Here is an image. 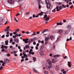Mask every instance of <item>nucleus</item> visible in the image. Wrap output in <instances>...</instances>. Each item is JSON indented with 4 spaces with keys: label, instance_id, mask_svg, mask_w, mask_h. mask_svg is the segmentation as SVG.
I'll use <instances>...</instances> for the list:
<instances>
[{
    "label": "nucleus",
    "instance_id": "obj_46",
    "mask_svg": "<svg viewBox=\"0 0 74 74\" xmlns=\"http://www.w3.org/2000/svg\"><path fill=\"white\" fill-rule=\"evenodd\" d=\"M13 38H16V36L15 35H14L13 36Z\"/></svg>",
    "mask_w": 74,
    "mask_h": 74
},
{
    "label": "nucleus",
    "instance_id": "obj_38",
    "mask_svg": "<svg viewBox=\"0 0 74 74\" xmlns=\"http://www.w3.org/2000/svg\"><path fill=\"white\" fill-rule=\"evenodd\" d=\"M38 5H39V9H41V6L40 5V4H39Z\"/></svg>",
    "mask_w": 74,
    "mask_h": 74
},
{
    "label": "nucleus",
    "instance_id": "obj_53",
    "mask_svg": "<svg viewBox=\"0 0 74 74\" xmlns=\"http://www.w3.org/2000/svg\"><path fill=\"white\" fill-rule=\"evenodd\" d=\"M17 51H14V54H16V53H17Z\"/></svg>",
    "mask_w": 74,
    "mask_h": 74
},
{
    "label": "nucleus",
    "instance_id": "obj_13",
    "mask_svg": "<svg viewBox=\"0 0 74 74\" xmlns=\"http://www.w3.org/2000/svg\"><path fill=\"white\" fill-rule=\"evenodd\" d=\"M67 29L68 30H70L71 29V26L70 25H68L67 27Z\"/></svg>",
    "mask_w": 74,
    "mask_h": 74
},
{
    "label": "nucleus",
    "instance_id": "obj_3",
    "mask_svg": "<svg viewBox=\"0 0 74 74\" xmlns=\"http://www.w3.org/2000/svg\"><path fill=\"white\" fill-rule=\"evenodd\" d=\"M50 18V16H49L48 17L47 16V14H45L44 15V16L43 17V18H45V20L46 21H48L49 19Z\"/></svg>",
    "mask_w": 74,
    "mask_h": 74
},
{
    "label": "nucleus",
    "instance_id": "obj_20",
    "mask_svg": "<svg viewBox=\"0 0 74 74\" xmlns=\"http://www.w3.org/2000/svg\"><path fill=\"white\" fill-rule=\"evenodd\" d=\"M36 40V37H34L32 39H31L32 41H35Z\"/></svg>",
    "mask_w": 74,
    "mask_h": 74
},
{
    "label": "nucleus",
    "instance_id": "obj_39",
    "mask_svg": "<svg viewBox=\"0 0 74 74\" xmlns=\"http://www.w3.org/2000/svg\"><path fill=\"white\" fill-rule=\"evenodd\" d=\"M63 32V31L62 30H60L58 31V32L59 33H62Z\"/></svg>",
    "mask_w": 74,
    "mask_h": 74
},
{
    "label": "nucleus",
    "instance_id": "obj_40",
    "mask_svg": "<svg viewBox=\"0 0 74 74\" xmlns=\"http://www.w3.org/2000/svg\"><path fill=\"white\" fill-rule=\"evenodd\" d=\"M63 74H65L66 73V71H63Z\"/></svg>",
    "mask_w": 74,
    "mask_h": 74
},
{
    "label": "nucleus",
    "instance_id": "obj_21",
    "mask_svg": "<svg viewBox=\"0 0 74 74\" xmlns=\"http://www.w3.org/2000/svg\"><path fill=\"white\" fill-rule=\"evenodd\" d=\"M28 40H29V39H28V38H26V40L25 42V43H27V41H28Z\"/></svg>",
    "mask_w": 74,
    "mask_h": 74
},
{
    "label": "nucleus",
    "instance_id": "obj_11",
    "mask_svg": "<svg viewBox=\"0 0 74 74\" xmlns=\"http://www.w3.org/2000/svg\"><path fill=\"white\" fill-rule=\"evenodd\" d=\"M33 70L36 73H39V72H38L35 69V68H33Z\"/></svg>",
    "mask_w": 74,
    "mask_h": 74
},
{
    "label": "nucleus",
    "instance_id": "obj_32",
    "mask_svg": "<svg viewBox=\"0 0 74 74\" xmlns=\"http://www.w3.org/2000/svg\"><path fill=\"white\" fill-rule=\"evenodd\" d=\"M13 41V40L12 39H11L10 40V42H9V43H11V42H12Z\"/></svg>",
    "mask_w": 74,
    "mask_h": 74
},
{
    "label": "nucleus",
    "instance_id": "obj_34",
    "mask_svg": "<svg viewBox=\"0 0 74 74\" xmlns=\"http://www.w3.org/2000/svg\"><path fill=\"white\" fill-rule=\"evenodd\" d=\"M5 32H9L8 29H5Z\"/></svg>",
    "mask_w": 74,
    "mask_h": 74
},
{
    "label": "nucleus",
    "instance_id": "obj_47",
    "mask_svg": "<svg viewBox=\"0 0 74 74\" xmlns=\"http://www.w3.org/2000/svg\"><path fill=\"white\" fill-rule=\"evenodd\" d=\"M4 48H5V49H7V46H4Z\"/></svg>",
    "mask_w": 74,
    "mask_h": 74
},
{
    "label": "nucleus",
    "instance_id": "obj_33",
    "mask_svg": "<svg viewBox=\"0 0 74 74\" xmlns=\"http://www.w3.org/2000/svg\"><path fill=\"white\" fill-rule=\"evenodd\" d=\"M16 33H17V32H16V31L14 32H13V34L14 35H16Z\"/></svg>",
    "mask_w": 74,
    "mask_h": 74
},
{
    "label": "nucleus",
    "instance_id": "obj_1",
    "mask_svg": "<svg viewBox=\"0 0 74 74\" xmlns=\"http://www.w3.org/2000/svg\"><path fill=\"white\" fill-rule=\"evenodd\" d=\"M45 1L46 4V7L47 8H48V10L49 9H51L52 8V4L49 2V1L48 0H45Z\"/></svg>",
    "mask_w": 74,
    "mask_h": 74
},
{
    "label": "nucleus",
    "instance_id": "obj_6",
    "mask_svg": "<svg viewBox=\"0 0 74 74\" xmlns=\"http://www.w3.org/2000/svg\"><path fill=\"white\" fill-rule=\"evenodd\" d=\"M56 62H57V59L56 58L53 59L51 60L52 63H55Z\"/></svg>",
    "mask_w": 74,
    "mask_h": 74
},
{
    "label": "nucleus",
    "instance_id": "obj_62",
    "mask_svg": "<svg viewBox=\"0 0 74 74\" xmlns=\"http://www.w3.org/2000/svg\"><path fill=\"white\" fill-rule=\"evenodd\" d=\"M69 5H71V4H72V3L71 2H69Z\"/></svg>",
    "mask_w": 74,
    "mask_h": 74
},
{
    "label": "nucleus",
    "instance_id": "obj_51",
    "mask_svg": "<svg viewBox=\"0 0 74 74\" xmlns=\"http://www.w3.org/2000/svg\"><path fill=\"white\" fill-rule=\"evenodd\" d=\"M63 22L64 23H65V22H66V20H63Z\"/></svg>",
    "mask_w": 74,
    "mask_h": 74
},
{
    "label": "nucleus",
    "instance_id": "obj_37",
    "mask_svg": "<svg viewBox=\"0 0 74 74\" xmlns=\"http://www.w3.org/2000/svg\"><path fill=\"white\" fill-rule=\"evenodd\" d=\"M16 32H19V29H17L16 30Z\"/></svg>",
    "mask_w": 74,
    "mask_h": 74
},
{
    "label": "nucleus",
    "instance_id": "obj_2",
    "mask_svg": "<svg viewBox=\"0 0 74 74\" xmlns=\"http://www.w3.org/2000/svg\"><path fill=\"white\" fill-rule=\"evenodd\" d=\"M43 14V13H42V12H41L40 13L38 14L36 16L34 14H33V18H38V17L39 15L42 16V15Z\"/></svg>",
    "mask_w": 74,
    "mask_h": 74
},
{
    "label": "nucleus",
    "instance_id": "obj_24",
    "mask_svg": "<svg viewBox=\"0 0 74 74\" xmlns=\"http://www.w3.org/2000/svg\"><path fill=\"white\" fill-rule=\"evenodd\" d=\"M59 56H60L59 55H57L54 56V57H59Z\"/></svg>",
    "mask_w": 74,
    "mask_h": 74
},
{
    "label": "nucleus",
    "instance_id": "obj_15",
    "mask_svg": "<svg viewBox=\"0 0 74 74\" xmlns=\"http://www.w3.org/2000/svg\"><path fill=\"white\" fill-rule=\"evenodd\" d=\"M49 38H50V39L51 40H53V39H54V37H53V36H49Z\"/></svg>",
    "mask_w": 74,
    "mask_h": 74
},
{
    "label": "nucleus",
    "instance_id": "obj_9",
    "mask_svg": "<svg viewBox=\"0 0 74 74\" xmlns=\"http://www.w3.org/2000/svg\"><path fill=\"white\" fill-rule=\"evenodd\" d=\"M14 40L15 41V42H16V43H18V42H19V39H18L17 38L15 39H14Z\"/></svg>",
    "mask_w": 74,
    "mask_h": 74
},
{
    "label": "nucleus",
    "instance_id": "obj_52",
    "mask_svg": "<svg viewBox=\"0 0 74 74\" xmlns=\"http://www.w3.org/2000/svg\"><path fill=\"white\" fill-rule=\"evenodd\" d=\"M35 35H36V33H34L32 35V36H35Z\"/></svg>",
    "mask_w": 74,
    "mask_h": 74
},
{
    "label": "nucleus",
    "instance_id": "obj_58",
    "mask_svg": "<svg viewBox=\"0 0 74 74\" xmlns=\"http://www.w3.org/2000/svg\"><path fill=\"white\" fill-rule=\"evenodd\" d=\"M25 33H26V34H29V32L28 31V32H25Z\"/></svg>",
    "mask_w": 74,
    "mask_h": 74
},
{
    "label": "nucleus",
    "instance_id": "obj_14",
    "mask_svg": "<svg viewBox=\"0 0 74 74\" xmlns=\"http://www.w3.org/2000/svg\"><path fill=\"white\" fill-rule=\"evenodd\" d=\"M4 61H5L6 62V63H9V62H10V61L8 59H7L5 58L4 59Z\"/></svg>",
    "mask_w": 74,
    "mask_h": 74
},
{
    "label": "nucleus",
    "instance_id": "obj_29",
    "mask_svg": "<svg viewBox=\"0 0 74 74\" xmlns=\"http://www.w3.org/2000/svg\"><path fill=\"white\" fill-rule=\"evenodd\" d=\"M62 7H63V8H66V6H65L64 5H62Z\"/></svg>",
    "mask_w": 74,
    "mask_h": 74
},
{
    "label": "nucleus",
    "instance_id": "obj_16",
    "mask_svg": "<svg viewBox=\"0 0 74 74\" xmlns=\"http://www.w3.org/2000/svg\"><path fill=\"white\" fill-rule=\"evenodd\" d=\"M23 54L24 56H25V58H27V55L25 53H24V51L23 52Z\"/></svg>",
    "mask_w": 74,
    "mask_h": 74
},
{
    "label": "nucleus",
    "instance_id": "obj_31",
    "mask_svg": "<svg viewBox=\"0 0 74 74\" xmlns=\"http://www.w3.org/2000/svg\"><path fill=\"white\" fill-rule=\"evenodd\" d=\"M4 64H5V62H4L3 63H2V66H4Z\"/></svg>",
    "mask_w": 74,
    "mask_h": 74
},
{
    "label": "nucleus",
    "instance_id": "obj_35",
    "mask_svg": "<svg viewBox=\"0 0 74 74\" xmlns=\"http://www.w3.org/2000/svg\"><path fill=\"white\" fill-rule=\"evenodd\" d=\"M3 69V66H1L0 67V70H1L2 69Z\"/></svg>",
    "mask_w": 74,
    "mask_h": 74
},
{
    "label": "nucleus",
    "instance_id": "obj_5",
    "mask_svg": "<svg viewBox=\"0 0 74 74\" xmlns=\"http://www.w3.org/2000/svg\"><path fill=\"white\" fill-rule=\"evenodd\" d=\"M56 9H57L56 10L57 11V12L59 11H60V10H61L62 9V7L61 6H60L59 7V6H58L56 7Z\"/></svg>",
    "mask_w": 74,
    "mask_h": 74
},
{
    "label": "nucleus",
    "instance_id": "obj_44",
    "mask_svg": "<svg viewBox=\"0 0 74 74\" xmlns=\"http://www.w3.org/2000/svg\"><path fill=\"white\" fill-rule=\"evenodd\" d=\"M15 36H16V37H18V34H16Z\"/></svg>",
    "mask_w": 74,
    "mask_h": 74
},
{
    "label": "nucleus",
    "instance_id": "obj_61",
    "mask_svg": "<svg viewBox=\"0 0 74 74\" xmlns=\"http://www.w3.org/2000/svg\"><path fill=\"white\" fill-rule=\"evenodd\" d=\"M18 36L19 37H20V36H21V34H18Z\"/></svg>",
    "mask_w": 74,
    "mask_h": 74
},
{
    "label": "nucleus",
    "instance_id": "obj_48",
    "mask_svg": "<svg viewBox=\"0 0 74 74\" xmlns=\"http://www.w3.org/2000/svg\"><path fill=\"white\" fill-rule=\"evenodd\" d=\"M4 35H3L1 37L2 38H4Z\"/></svg>",
    "mask_w": 74,
    "mask_h": 74
},
{
    "label": "nucleus",
    "instance_id": "obj_45",
    "mask_svg": "<svg viewBox=\"0 0 74 74\" xmlns=\"http://www.w3.org/2000/svg\"><path fill=\"white\" fill-rule=\"evenodd\" d=\"M1 46H2V47H1V49H3V48H4V45H2Z\"/></svg>",
    "mask_w": 74,
    "mask_h": 74
},
{
    "label": "nucleus",
    "instance_id": "obj_56",
    "mask_svg": "<svg viewBox=\"0 0 74 74\" xmlns=\"http://www.w3.org/2000/svg\"><path fill=\"white\" fill-rule=\"evenodd\" d=\"M45 30H44L42 32V33H45Z\"/></svg>",
    "mask_w": 74,
    "mask_h": 74
},
{
    "label": "nucleus",
    "instance_id": "obj_17",
    "mask_svg": "<svg viewBox=\"0 0 74 74\" xmlns=\"http://www.w3.org/2000/svg\"><path fill=\"white\" fill-rule=\"evenodd\" d=\"M39 54L40 56H42L44 54L43 53V52L42 51H40L39 52Z\"/></svg>",
    "mask_w": 74,
    "mask_h": 74
},
{
    "label": "nucleus",
    "instance_id": "obj_42",
    "mask_svg": "<svg viewBox=\"0 0 74 74\" xmlns=\"http://www.w3.org/2000/svg\"><path fill=\"white\" fill-rule=\"evenodd\" d=\"M13 35V34H12V33H10V36H12Z\"/></svg>",
    "mask_w": 74,
    "mask_h": 74
},
{
    "label": "nucleus",
    "instance_id": "obj_23",
    "mask_svg": "<svg viewBox=\"0 0 74 74\" xmlns=\"http://www.w3.org/2000/svg\"><path fill=\"white\" fill-rule=\"evenodd\" d=\"M5 45H8V41L7 40L6 41H5Z\"/></svg>",
    "mask_w": 74,
    "mask_h": 74
},
{
    "label": "nucleus",
    "instance_id": "obj_63",
    "mask_svg": "<svg viewBox=\"0 0 74 74\" xmlns=\"http://www.w3.org/2000/svg\"><path fill=\"white\" fill-rule=\"evenodd\" d=\"M7 56L9 57V56H10V54H7Z\"/></svg>",
    "mask_w": 74,
    "mask_h": 74
},
{
    "label": "nucleus",
    "instance_id": "obj_30",
    "mask_svg": "<svg viewBox=\"0 0 74 74\" xmlns=\"http://www.w3.org/2000/svg\"><path fill=\"white\" fill-rule=\"evenodd\" d=\"M52 12H56V8H55L54 9L52 10Z\"/></svg>",
    "mask_w": 74,
    "mask_h": 74
},
{
    "label": "nucleus",
    "instance_id": "obj_8",
    "mask_svg": "<svg viewBox=\"0 0 74 74\" xmlns=\"http://www.w3.org/2000/svg\"><path fill=\"white\" fill-rule=\"evenodd\" d=\"M29 46L28 45H26L24 47V50H25L26 49H27V48H29Z\"/></svg>",
    "mask_w": 74,
    "mask_h": 74
},
{
    "label": "nucleus",
    "instance_id": "obj_50",
    "mask_svg": "<svg viewBox=\"0 0 74 74\" xmlns=\"http://www.w3.org/2000/svg\"><path fill=\"white\" fill-rule=\"evenodd\" d=\"M3 19H1V17H0V21H3Z\"/></svg>",
    "mask_w": 74,
    "mask_h": 74
},
{
    "label": "nucleus",
    "instance_id": "obj_59",
    "mask_svg": "<svg viewBox=\"0 0 74 74\" xmlns=\"http://www.w3.org/2000/svg\"><path fill=\"white\" fill-rule=\"evenodd\" d=\"M6 37H9V34L6 35Z\"/></svg>",
    "mask_w": 74,
    "mask_h": 74
},
{
    "label": "nucleus",
    "instance_id": "obj_18",
    "mask_svg": "<svg viewBox=\"0 0 74 74\" xmlns=\"http://www.w3.org/2000/svg\"><path fill=\"white\" fill-rule=\"evenodd\" d=\"M68 66L69 67H71V66L70 65V62H68Z\"/></svg>",
    "mask_w": 74,
    "mask_h": 74
},
{
    "label": "nucleus",
    "instance_id": "obj_36",
    "mask_svg": "<svg viewBox=\"0 0 74 74\" xmlns=\"http://www.w3.org/2000/svg\"><path fill=\"white\" fill-rule=\"evenodd\" d=\"M50 9H48V8L47 9V12H49L50 11Z\"/></svg>",
    "mask_w": 74,
    "mask_h": 74
},
{
    "label": "nucleus",
    "instance_id": "obj_19",
    "mask_svg": "<svg viewBox=\"0 0 74 74\" xmlns=\"http://www.w3.org/2000/svg\"><path fill=\"white\" fill-rule=\"evenodd\" d=\"M57 25L58 26L59 25H62V23L61 22L58 23H57Z\"/></svg>",
    "mask_w": 74,
    "mask_h": 74
},
{
    "label": "nucleus",
    "instance_id": "obj_25",
    "mask_svg": "<svg viewBox=\"0 0 74 74\" xmlns=\"http://www.w3.org/2000/svg\"><path fill=\"white\" fill-rule=\"evenodd\" d=\"M47 62H48V63H51V62L49 60H47Z\"/></svg>",
    "mask_w": 74,
    "mask_h": 74
},
{
    "label": "nucleus",
    "instance_id": "obj_54",
    "mask_svg": "<svg viewBox=\"0 0 74 74\" xmlns=\"http://www.w3.org/2000/svg\"><path fill=\"white\" fill-rule=\"evenodd\" d=\"M44 30H45V32H47L48 30V29H45Z\"/></svg>",
    "mask_w": 74,
    "mask_h": 74
},
{
    "label": "nucleus",
    "instance_id": "obj_10",
    "mask_svg": "<svg viewBox=\"0 0 74 74\" xmlns=\"http://www.w3.org/2000/svg\"><path fill=\"white\" fill-rule=\"evenodd\" d=\"M70 31V29H67L66 30L65 32V34H67L69 33V32Z\"/></svg>",
    "mask_w": 74,
    "mask_h": 74
},
{
    "label": "nucleus",
    "instance_id": "obj_49",
    "mask_svg": "<svg viewBox=\"0 0 74 74\" xmlns=\"http://www.w3.org/2000/svg\"><path fill=\"white\" fill-rule=\"evenodd\" d=\"M20 15V14L17 13L16 15V16H18V15Z\"/></svg>",
    "mask_w": 74,
    "mask_h": 74
},
{
    "label": "nucleus",
    "instance_id": "obj_7",
    "mask_svg": "<svg viewBox=\"0 0 74 74\" xmlns=\"http://www.w3.org/2000/svg\"><path fill=\"white\" fill-rule=\"evenodd\" d=\"M8 3H9V4H12V3H13V0H8L7 1Z\"/></svg>",
    "mask_w": 74,
    "mask_h": 74
},
{
    "label": "nucleus",
    "instance_id": "obj_4",
    "mask_svg": "<svg viewBox=\"0 0 74 74\" xmlns=\"http://www.w3.org/2000/svg\"><path fill=\"white\" fill-rule=\"evenodd\" d=\"M52 67V63H48L46 66V68L47 69H51Z\"/></svg>",
    "mask_w": 74,
    "mask_h": 74
},
{
    "label": "nucleus",
    "instance_id": "obj_43",
    "mask_svg": "<svg viewBox=\"0 0 74 74\" xmlns=\"http://www.w3.org/2000/svg\"><path fill=\"white\" fill-rule=\"evenodd\" d=\"M73 8V5H72L70 7V8L71 9Z\"/></svg>",
    "mask_w": 74,
    "mask_h": 74
},
{
    "label": "nucleus",
    "instance_id": "obj_22",
    "mask_svg": "<svg viewBox=\"0 0 74 74\" xmlns=\"http://www.w3.org/2000/svg\"><path fill=\"white\" fill-rule=\"evenodd\" d=\"M14 20L15 21H16V22L17 23L18 22V21L17 20V19H16V17H14Z\"/></svg>",
    "mask_w": 74,
    "mask_h": 74
},
{
    "label": "nucleus",
    "instance_id": "obj_26",
    "mask_svg": "<svg viewBox=\"0 0 74 74\" xmlns=\"http://www.w3.org/2000/svg\"><path fill=\"white\" fill-rule=\"evenodd\" d=\"M33 59L34 60V62H36V57H33Z\"/></svg>",
    "mask_w": 74,
    "mask_h": 74
},
{
    "label": "nucleus",
    "instance_id": "obj_57",
    "mask_svg": "<svg viewBox=\"0 0 74 74\" xmlns=\"http://www.w3.org/2000/svg\"><path fill=\"white\" fill-rule=\"evenodd\" d=\"M23 61H24V59H22L21 60V62H23Z\"/></svg>",
    "mask_w": 74,
    "mask_h": 74
},
{
    "label": "nucleus",
    "instance_id": "obj_28",
    "mask_svg": "<svg viewBox=\"0 0 74 74\" xmlns=\"http://www.w3.org/2000/svg\"><path fill=\"white\" fill-rule=\"evenodd\" d=\"M38 3V4H40V1L41 0H37Z\"/></svg>",
    "mask_w": 74,
    "mask_h": 74
},
{
    "label": "nucleus",
    "instance_id": "obj_60",
    "mask_svg": "<svg viewBox=\"0 0 74 74\" xmlns=\"http://www.w3.org/2000/svg\"><path fill=\"white\" fill-rule=\"evenodd\" d=\"M35 48L36 50H37V49H38V47L36 46L35 47Z\"/></svg>",
    "mask_w": 74,
    "mask_h": 74
},
{
    "label": "nucleus",
    "instance_id": "obj_64",
    "mask_svg": "<svg viewBox=\"0 0 74 74\" xmlns=\"http://www.w3.org/2000/svg\"><path fill=\"white\" fill-rule=\"evenodd\" d=\"M28 60V58H26L25 59V60H26V61L27 60Z\"/></svg>",
    "mask_w": 74,
    "mask_h": 74
},
{
    "label": "nucleus",
    "instance_id": "obj_12",
    "mask_svg": "<svg viewBox=\"0 0 74 74\" xmlns=\"http://www.w3.org/2000/svg\"><path fill=\"white\" fill-rule=\"evenodd\" d=\"M49 36H50V35H48L47 37L45 39V41H48V40H49Z\"/></svg>",
    "mask_w": 74,
    "mask_h": 74
},
{
    "label": "nucleus",
    "instance_id": "obj_55",
    "mask_svg": "<svg viewBox=\"0 0 74 74\" xmlns=\"http://www.w3.org/2000/svg\"><path fill=\"white\" fill-rule=\"evenodd\" d=\"M15 44V42H12V44L13 45H14V44Z\"/></svg>",
    "mask_w": 74,
    "mask_h": 74
},
{
    "label": "nucleus",
    "instance_id": "obj_27",
    "mask_svg": "<svg viewBox=\"0 0 74 74\" xmlns=\"http://www.w3.org/2000/svg\"><path fill=\"white\" fill-rule=\"evenodd\" d=\"M44 74H48V72L47 71H43Z\"/></svg>",
    "mask_w": 74,
    "mask_h": 74
},
{
    "label": "nucleus",
    "instance_id": "obj_41",
    "mask_svg": "<svg viewBox=\"0 0 74 74\" xmlns=\"http://www.w3.org/2000/svg\"><path fill=\"white\" fill-rule=\"evenodd\" d=\"M29 14H30V12H26V15H29Z\"/></svg>",
    "mask_w": 74,
    "mask_h": 74
}]
</instances>
